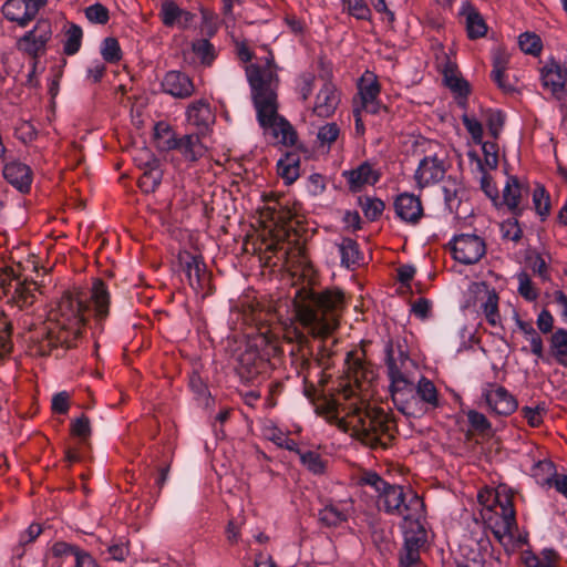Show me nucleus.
Returning a JSON list of instances; mask_svg holds the SVG:
<instances>
[{
	"instance_id": "1",
	"label": "nucleus",
	"mask_w": 567,
	"mask_h": 567,
	"mask_svg": "<svg viewBox=\"0 0 567 567\" xmlns=\"http://www.w3.org/2000/svg\"><path fill=\"white\" fill-rule=\"evenodd\" d=\"M293 305L296 320L302 329L293 324L285 329L284 339L292 346L289 351L291 365L297 374L308 371L312 362L328 369L333 351L327 340L339 327L343 292L302 288L297 291Z\"/></svg>"
},
{
	"instance_id": "2",
	"label": "nucleus",
	"mask_w": 567,
	"mask_h": 567,
	"mask_svg": "<svg viewBox=\"0 0 567 567\" xmlns=\"http://www.w3.org/2000/svg\"><path fill=\"white\" fill-rule=\"evenodd\" d=\"M110 298L105 282L96 278L90 297L81 292H65L59 302L54 319L35 324L25 316L19 324L30 332L29 340L35 354L62 358L66 350L78 346L91 317L99 322L109 317Z\"/></svg>"
},
{
	"instance_id": "3",
	"label": "nucleus",
	"mask_w": 567,
	"mask_h": 567,
	"mask_svg": "<svg viewBox=\"0 0 567 567\" xmlns=\"http://www.w3.org/2000/svg\"><path fill=\"white\" fill-rule=\"evenodd\" d=\"M337 425L372 450H386L394 439V422L381 408H372L351 386L342 389L330 404Z\"/></svg>"
},
{
	"instance_id": "4",
	"label": "nucleus",
	"mask_w": 567,
	"mask_h": 567,
	"mask_svg": "<svg viewBox=\"0 0 567 567\" xmlns=\"http://www.w3.org/2000/svg\"><path fill=\"white\" fill-rule=\"evenodd\" d=\"M247 80L251 90L256 117L265 134L277 143L293 146L298 136L293 126L278 113L277 87L279 78L275 58L270 53L264 65L250 64L246 68Z\"/></svg>"
},
{
	"instance_id": "5",
	"label": "nucleus",
	"mask_w": 567,
	"mask_h": 567,
	"mask_svg": "<svg viewBox=\"0 0 567 567\" xmlns=\"http://www.w3.org/2000/svg\"><path fill=\"white\" fill-rule=\"evenodd\" d=\"M258 334L247 341L238 354L236 372L245 383H259L284 362V349L267 326H257Z\"/></svg>"
},
{
	"instance_id": "6",
	"label": "nucleus",
	"mask_w": 567,
	"mask_h": 567,
	"mask_svg": "<svg viewBox=\"0 0 567 567\" xmlns=\"http://www.w3.org/2000/svg\"><path fill=\"white\" fill-rule=\"evenodd\" d=\"M379 505L386 514L401 516L403 520L425 515L423 499L413 491L404 492L402 486L395 484H386L379 494Z\"/></svg>"
},
{
	"instance_id": "7",
	"label": "nucleus",
	"mask_w": 567,
	"mask_h": 567,
	"mask_svg": "<svg viewBox=\"0 0 567 567\" xmlns=\"http://www.w3.org/2000/svg\"><path fill=\"white\" fill-rule=\"evenodd\" d=\"M390 361L393 359L390 358ZM390 392L396 409L405 415L415 414L414 385L402 371L393 363H389Z\"/></svg>"
},
{
	"instance_id": "8",
	"label": "nucleus",
	"mask_w": 567,
	"mask_h": 567,
	"mask_svg": "<svg viewBox=\"0 0 567 567\" xmlns=\"http://www.w3.org/2000/svg\"><path fill=\"white\" fill-rule=\"evenodd\" d=\"M449 247L454 260L464 265L477 264L486 254L484 239L475 234L455 235Z\"/></svg>"
},
{
	"instance_id": "9",
	"label": "nucleus",
	"mask_w": 567,
	"mask_h": 567,
	"mask_svg": "<svg viewBox=\"0 0 567 567\" xmlns=\"http://www.w3.org/2000/svg\"><path fill=\"white\" fill-rule=\"evenodd\" d=\"M481 400L498 415H509L517 409V401L507 389L492 382L482 385Z\"/></svg>"
},
{
	"instance_id": "10",
	"label": "nucleus",
	"mask_w": 567,
	"mask_h": 567,
	"mask_svg": "<svg viewBox=\"0 0 567 567\" xmlns=\"http://www.w3.org/2000/svg\"><path fill=\"white\" fill-rule=\"evenodd\" d=\"M423 517L404 519L402 529L404 534L403 548L399 554H419L427 543V532L421 522Z\"/></svg>"
},
{
	"instance_id": "11",
	"label": "nucleus",
	"mask_w": 567,
	"mask_h": 567,
	"mask_svg": "<svg viewBox=\"0 0 567 567\" xmlns=\"http://www.w3.org/2000/svg\"><path fill=\"white\" fill-rule=\"evenodd\" d=\"M161 87L164 93L175 99H187L195 92V85L188 74L178 70H171L165 73Z\"/></svg>"
},
{
	"instance_id": "12",
	"label": "nucleus",
	"mask_w": 567,
	"mask_h": 567,
	"mask_svg": "<svg viewBox=\"0 0 567 567\" xmlns=\"http://www.w3.org/2000/svg\"><path fill=\"white\" fill-rule=\"evenodd\" d=\"M543 85L550 89L557 99L567 96V69L551 60L540 69Z\"/></svg>"
},
{
	"instance_id": "13",
	"label": "nucleus",
	"mask_w": 567,
	"mask_h": 567,
	"mask_svg": "<svg viewBox=\"0 0 567 567\" xmlns=\"http://www.w3.org/2000/svg\"><path fill=\"white\" fill-rule=\"evenodd\" d=\"M446 173L444 161L436 155L424 156L415 171L414 178L421 188L436 184Z\"/></svg>"
},
{
	"instance_id": "14",
	"label": "nucleus",
	"mask_w": 567,
	"mask_h": 567,
	"mask_svg": "<svg viewBox=\"0 0 567 567\" xmlns=\"http://www.w3.org/2000/svg\"><path fill=\"white\" fill-rule=\"evenodd\" d=\"M342 176L352 193L360 192L364 185H375L381 178V174L373 169L369 162L361 163L357 168L344 171Z\"/></svg>"
},
{
	"instance_id": "15",
	"label": "nucleus",
	"mask_w": 567,
	"mask_h": 567,
	"mask_svg": "<svg viewBox=\"0 0 567 567\" xmlns=\"http://www.w3.org/2000/svg\"><path fill=\"white\" fill-rule=\"evenodd\" d=\"M4 179L17 188L20 193H29L32 184L31 168L19 162L11 161L6 163L2 171Z\"/></svg>"
},
{
	"instance_id": "16",
	"label": "nucleus",
	"mask_w": 567,
	"mask_h": 567,
	"mask_svg": "<svg viewBox=\"0 0 567 567\" xmlns=\"http://www.w3.org/2000/svg\"><path fill=\"white\" fill-rule=\"evenodd\" d=\"M50 34L49 23L39 22L34 29L30 30L21 38L20 44L29 55L37 58L44 51Z\"/></svg>"
},
{
	"instance_id": "17",
	"label": "nucleus",
	"mask_w": 567,
	"mask_h": 567,
	"mask_svg": "<svg viewBox=\"0 0 567 567\" xmlns=\"http://www.w3.org/2000/svg\"><path fill=\"white\" fill-rule=\"evenodd\" d=\"M187 121L190 125L197 127L200 134L208 132L215 123V113L210 104L205 100H198L192 103L186 111Z\"/></svg>"
},
{
	"instance_id": "18",
	"label": "nucleus",
	"mask_w": 567,
	"mask_h": 567,
	"mask_svg": "<svg viewBox=\"0 0 567 567\" xmlns=\"http://www.w3.org/2000/svg\"><path fill=\"white\" fill-rule=\"evenodd\" d=\"M528 194V186L516 176H508L503 189V203L514 216H522L524 207L520 200Z\"/></svg>"
},
{
	"instance_id": "19",
	"label": "nucleus",
	"mask_w": 567,
	"mask_h": 567,
	"mask_svg": "<svg viewBox=\"0 0 567 567\" xmlns=\"http://www.w3.org/2000/svg\"><path fill=\"white\" fill-rule=\"evenodd\" d=\"M396 215L404 221L416 224L423 216L421 199L409 193L400 194L394 200Z\"/></svg>"
},
{
	"instance_id": "20",
	"label": "nucleus",
	"mask_w": 567,
	"mask_h": 567,
	"mask_svg": "<svg viewBox=\"0 0 567 567\" xmlns=\"http://www.w3.org/2000/svg\"><path fill=\"white\" fill-rule=\"evenodd\" d=\"M460 14L465 17V27L468 39L476 40L486 35L488 27L478 11L470 1H464Z\"/></svg>"
},
{
	"instance_id": "21",
	"label": "nucleus",
	"mask_w": 567,
	"mask_h": 567,
	"mask_svg": "<svg viewBox=\"0 0 567 567\" xmlns=\"http://www.w3.org/2000/svg\"><path fill=\"white\" fill-rule=\"evenodd\" d=\"M183 271L187 277L190 287L195 290H204L209 285L210 274L200 257L189 256L183 264Z\"/></svg>"
},
{
	"instance_id": "22",
	"label": "nucleus",
	"mask_w": 567,
	"mask_h": 567,
	"mask_svg": "<svg viewBox=\"0 0 567 567\" xmlns=\"http://www.w3.org/2000/svg\"><path fill=\"white\" fill-rule=\"evenodd\" d=\"M340 102L336 86L326 82L317 94L313 113L319 117L331 116Z\"/></svg>"
},
{
	"instance_id": "23",
	"label": "nucleus",
	"mask_w": 567,
	"mask_h": 567,
	"mask_svg": "<svg viewBox=\"0 0 567 567\" xmlns=\"http://www.w3.org/2000/svg\"><path fill=\"white\" fill-rule=\"evenodd\" d=\"M144 172L140 176L137 185L144 194L154 193L161 185L163 179V169L161 167V161L155 156H151L145 162Z\"/></svg>"
},
{
	"instance_id": "24",
	"label": "nucleus",
	"mask_w": 567,
	"mask_h": 567,
	"mask_svg": "<svg viewBox=\"0 0 567 567\" xmlns=\"http://www.w3.org/2000/svg\"><path fill=\"white\" fill-rule=\"evenodd\" d=\"M35 285L33 280H17L12 291L8 296V302L17 306L20 310L28 309L35 301Z\"/></svg>"
},
{
	"instance_id": "25",
	"label": "nucleus",
	"mask_w": 567,
	"mask_h": 567,
	"mask_svg": "<svg viewBox=\"0 0 567 567\" xmlns=\"http://www.w3.org/2000/svg\"><path fill=\"white\" fill-rule=\"evenodd\" d=\"M348 511L341 503L329 502L318 512V520L324 527H339L348 522Z\"/></svg>"
},
{
	"instance_id": "26",
	"label": "nucleus",
	"mask_w": 567,
	"mask_h": 567,
	"mask_svg": "<svg viewBox=\"0 0 567 567\" xmlns=\"http://www.w3.org/2000/svg\"><path fill=\"white\" fill-rule=\"evenodd\" d=\"M277 173L285 181V184L291 185L300 175V155L297 152H287L277 162Z\"/></svg>"
},
{
	"instance_id": "27",
	"label": "nucleus",
	"mask_w": 567,
	"mask_h": 567,
	"mask_svg": "<svg viewBox=\"0 0 567 567\" xmlns=\"http://www.w3.org/2000/svg\"><path fill=\"white\" fill-rule=\"evenodd\" d=\"M185 161L196 162L206 153V147L197 134H188L179 137L177 150Z\"/></svg>"
},
{
	"instance_id": "28",
	"label": "nucleus",
	"mask_w": 567,
	"mask_h": 567,
	"mask_svg": "<svg viewBox=\"0 0 567 567\" xmlns=\"http://www.w3.org/2000/svg\"><path fill=\"white\" fill-rule=\"evenodd\" d=\"M340 254L341 266L347 269H353L359 265L361 251L358 243L350 238H342L341 243L337 245Z\"/></svg>"
},
{
	"instance_id": "29",
	"label": "nucleus",
	"mask_w": 567,
	"mask_h": 567,
	"mask_svg": "<svg viewBox=\"0 0 567 567\" xmlns=\"http://www.w3.org/2000/svg\"><path fill=\"white\" fill-rule=\"evenodd\" d=\"M2 13L7 20L17 22L20 27H27L30 23L25 0L6 1L2 6Z\"/></svg>"
},
{
	"instance_id": "30",
	"label": "nucleus",
	"mask_w": 567,
	"mask_h": 567,
	"mask_svg": "<svg viewBox=\"0 0 567 567\" xmlns=\"http://www.w3.org/2000/svg\"><path fill=\"white\" fill-rule=\"evenodd\" d=\"M495 503L501 508V516L503 518L505 532H511L516 526V513L513 496L497 492L495 495Z\"/></svg>"
},
{
	"instance_id": "31",
	"label": "nucleus",
	"mask_w": 567,
	"mask_h": 567,
	"mask_svg": "<svg viewBox=\"0 0 567 567\" xmlns=\"http://www.w3.org/2000/svg\"><path fill=\"white\" fill-rule=\"evenodd\" d=\"M192 51L204 66H212L218 55L215 45L204 38L192 42Z\"/></svg>"
},
{
	"instance_id": "32",
	"label": "nucleus",
	"mask_w": 567,
	"mask_h": 567,
	"mask_svg": "<svg viewBox=\"0 0 567 567\" xmlns=\"http://www.w3.org/2000/svg\"><path fill=\"white\" fill-rule=\"evenodd\" d=\"M361 104L379 97L381 86L373 73L367 72L358 83Z\"/></svg>"
},
{
	"instance_id": "33",
	"label": "nucleus",
	"mask_w": 567,
	"mask_h": 567,
	"mask_svg": "<svg viewBox=\"0 0 567 567\" xmlns=\"http://www.w3.org/2000/svg\"><path fill=\"white\" fill-rule=\"evenodd\" d=\"M505 61L501 56L494 58L493 70L491 72V79L496 83L499 90L504 93H512L515 91L514 84L509 81L508 75L505 73Z\"/></svg>"
},
{
	"instance_id": "34",
	"label": "nucleus",
	"mask_w": 567,
	"mask_h": 567,
	"mask_svg": "<svg viewBox=\"0 0 567 567\" xmlns=\"http://www.w3.org/2000/svg\"><path fill=\"white\" fill-rule=\"evenodd\" d=\"M415 402L421 400L433 408L439 405L437 390L432 381L422 377L416 386H414Z\"/></svg>"
},
{
	"instance_id": "35",
	"label": "nucleus",
	"mask_w": 567,
	"mask_h": 567,
	"mask_svg": "<svg viewBox=\"0 0 567 567\" xmlns=\"http://www.w3.org/2000/svg\"><path fill=\"white\" fill-rule=\"evenodd\" d=\"M181 9L174 0H162L158 13L162 23L167 28L178 27Z\"/></svg>"
},
{
	"instance_id": "36",
	"label": "nucleus",
	"mask_w": 567,
	"mask_h": 567,
	"mask_svg": "<svg viewBox=\"0 0 567 567\" xmlns=\"http://www.w3.org/2000/svg\"><path fill=\"white\" fill-rule=\"evenodd\" d=\"M533 203L537 215L545 220L550 214V196L543 185H537L534 189Z\"/></svg>"
},
{
	"instance_id": "37",
	"label": "nucleus",
	"mask_w": 567,
	"mask_h": 567,
	"mask_svg": "<svg viewBox=\"0 0 567 567\" xmlns=\"http://www.w3.org/2000/svg\"><path fill=\"white\" fill-rule=\"evenodd\" d=\"M384 352H385L386 369L389 370V363L391 362L390 361V357H391V359H393L392 362L398 367L399 371H402L404 373V369H405L406 364L410 362V357H409L408 352L404 351L401 346H398L396 348H394L391 340L386 342Z\"/></svg>"
},
{
	"instance_id": "38",
	"label": "nucleus",
	"mask_w": 567,
	"mask_h": 567,
	"mask_svg": "<svg viewBox=\"0 0 567 567\" xmlns=\"http://www.w3.org/2000/svg\"><path fill=\"white\" fill-rule=\"evenodd\" d=\"M83 31L80 25L72 23L65 33L63 51L66 55H74L82 45Z\"/></svg>"
},
{
	"instance_id": "39",
	"label": "nucleus",
	"mask_w": 567,
	"mask_h": 567,
	"mask_svg": "<svg viewBox=\"0 0 567 567\" xmlns=\"http://www.w3.org/2000/svg\"><path fill=\"white\" fill-rule=\"evenodd\" d=\"M520 50L529 55L537 56L543 50L542 39L532 32L522 33L518 38Z\"/></svg>"
},
{
	"instance_id": "40",
	"label": "nucleus",
	"mask_w": 567,
	"mask_h": 567,
	"mask_svg": "<svg viewBox=\"0 0 567 567\" xmlns=\"http://www.w3.org/2000/svg\"><path fill=\"white\" fill-rule=\"evenodd\" d=\"M101 55L107 63L114 64L122 59V50L117 39L109 37L102 41Z\"/></svg>"
},
{
	"instance_id": "41",
	"label": "nucleus",
	"mask_w": 567,
	"mask_h": 567,
	"mask_svg": "<svg viewBox=\"0 0 567 567\" xmlns=\"http://www.w3.org/2000/svg\"><path fill=\"white\" fill-rule=\"evenodd\" d=\"M482 309L485 315L486 321L491 326H496L499 321L498 312V296L493 290L488 292L486 300L482 303Z\"/></svg>"
},
{
	"instance_id": "42",
	"label": "nucleus",
	"mask_w": 567,
	"mask_h": 567,
	"mask_svg": "<svg viewBox=\"0 0 567 567\" xmlns=\"http://www.w3.org/2000/svg\"><path fill=\"white\" fill-rule=\"evenodd\" d=\"M343 6L350 16L357 20L369 21L371 19V10L365 0H342Z\"/></svg>"
},
{
	"instance_id": "43",
	"label": "nucleus",
	"mask_w": 567,
	"mask_h": 567,
	"mask_svg": "<svg viewBox=\"0 0 567 567\" xmlns=\"http://www.w3.org/2000/svg\"><path fill=\"white\" fill-rule=\"evenodd\" d=\"M12 323L4 312L0 310V352L9 353L12 349Z\"/></svg>"
},
{
	"instance_id": "44",
	"label": "nucleus",
	"mask_w": 567,
	"mask_h": 567,
	"mask_svg": "<svg viewBox=\"0 0 567 567\" xmlns=\"http://www.w3.org/2000/svg\"><path fill=\"white\" fill-rule=\"evenodd\" d=\"M364 216L373 221L377 220L384 210V203L379 198L364 197L360 200Z\"/></svg>"
},
{
	"instance_id": "45",
	"label": "nucleus",
	"mask_w": 567,
	"mask_h": 567,
	"mask_svg": "<svg viewBox=\"0 0 567 567\" xmlns=\"http://www.w3.org/2000/svg\"><path fill=\"white\" fill-rule=\"evenodd\" d=\"M344 363L348 368L349 374L355 380L359 381L360 378H365V367L364 361L359 358L355 352L350 351L347 353Z\"/></svg>"
},
{
	"instance_id": "46",
	"label": "nucleus",
	"mask_w": 567,
	"mask_h": 567,
	"mask_svg": "<svg viewBox=\"0 0 567 567\" xmlns=\"http://www.w3.org/2000/svg\"><path fill=\"white\" fill-rule=\"evenodd\" d=\"M155 136L157 140V147L161 151H172L178 150L179 137H176L175 134L168 130L167 127L163 130V133L159 132L158 126H156Z\"/></svg>"
},
{
	"instance_id": "47",
	"label": "nucleus",
	"mask_w": 567,
	"mask_h": 567,
	"mask_svg": "<svg viewBox=\"0 0 567 567\" xmlns=\"http://www.w3.org/2000/svg\"><path fill=\"white\" fill-rule=\"evenodd\" d=\"M518 292L527 301H534L538 298V291L534 287L528 274L522 271L517 275Z\"/></svg>"
},
{
	"instance_id": "48",
	"label": "nucleus",
	"mask_w": 567,
	"mask_h": 567,
	"mask_svg": "<svg viewBox=\"0 0 567 567\" xmlns=\"http://www.w3.org/2000/svg\"><path fill=\"white\" fill-rule=\"evenodd\" d=\"M301 463L313 474H321L324 471V463L321 456L313 451H306L299 454Z\"/></svg>"
},
{
	"instance_id": "49",
	"label": "nucleus",
	"mask_w": 567,
	"mask_h": 567,
	"mask_svg": "<svg viewBox=\"0 0 567 567\" xmlns=\"http://www.w3.org/2000/svg\"><path fill=\"white\" fill-rule=\"evenodd\" d=\"M85 17L92 23L106 24L110 20V12L105 6L94 3L85 9Z\"/></svg>"
},
{
	"instance_id": "50",
	"label": "nucleus",
	"mask_w": 567,
	"mask_h": 567,
	"mask_svg": "<svg viewBox=\"0 0 567 567\" xmlns=\"http://www.w3.org/2000/svg\"><path fill=\"white\" fill-rule=\"evenodd\" d=\"M462 123L471 135L473 142L475 144H483L484 131L482 123L475 117L468 116L466 114L462 116Z\"/></svg>"
},
{
	"instance_id": "51",
	"label": "nucleus",
	"mask_w": 567,
	"mask_h": 567,
	"mask_svg": "<svg viewBox=\"0 0 567 567\" xmlns=\"http://www.w3.org/2000/svg\"><path fill=\"white\" fill-rule=\"evenodd\" d=\"M550 347L556 357H567V330L558 328L551 334Z\"/></svg>"
},
{
	"instance_id": "52",
	"label": "nucleus",
	"mask_w": 567,
	"mask_h": 567,
	"mask_svg": "<svg viewBox=\"0 0 567 567\" xmlns=\"http://www.w3.org/2000/svg\"><path fill=\"white\" fill-rule=\"evenodd\" d=\"M359 483L361 485H367L372 487L378 494H380L386 486L388 482L384 481L377 472L374 471H364L360 478Z\"/></svg>"
},
{
	"instance_id": "53",
	"label": "nucleus",
	"mask_w": 567,
	"mask_h": 567,
	"mask_svg": "<svg viewBox=\"0 0 567 567\" xmlns=\"http://www.w3.org/2000/svg\"><path fill=\"white\" fill-rule=\"evenodd\" d=\"M505 123V114L502 111H488L486 114V125L489 134L496 140Z\"/></svg>"
},
{
	"instance_id": "54",
	"label": "nucleus",
	"mask_w": 567,
	"mask_h": 567,
	"mask_svg": "<svg viewBox=\"0 0 567 567\" xmlns=\"http://www.w3.org/2000/svg\"><path fill=\"white\" fill-rule=\"evenodd\" d=\"M340 134V128L336 123H327L321 126L318 131L317 138L321 145L330 146L337 141Z\"/></svg>"
},
{
	"instance_id": "55",
	"label": "nucleus",
	"mask_w": 567,
	"mask_h": 567,
	"mask_svg": "<svg viewBox=\"0 0 567 567\" xmlns=\"http://www.w3.org/2000/svg\"><path fill=\"white\" fill-rule=\"evenodd\" d=\"M482 146L484 163L489 169H495L498 165V145L496 142L483 141Z\"/></svg>"
},
{
	"instance_id": "56",
	"label": "nucleus",
	"mask_w": 567,
	"mask_h": 567,
	"mask_svg": "<svg viewBox=\"0 0 567 567\" xmlns=\"http://www.w3.org/2000/svg\"><path fill=\"white\" fill-rule=\"evenodd\" d=\"M71 434L85 441L91 435L90 420L82 414L80 417L71 422Z\"/></svg>"
},
{
	"instance_id": "57",
	"label": "nucleus",
	"mask_w": 567,
	"mask_h": 567,
	"mask_svg": "<svg viewBox=\"0 0 567 567\" xmlns=\"http://www.w3.org/2000/svg\"><path fill=\"white\" fill-rule=\"evenodd\" d=\"M17 280H21L12 267H4L0 271V287L8 297Z\"/></svg>"
},
{
	"instance_id": "58",
	"label": "nucleus",
	"mask_w": 567,
	"mask_h": 567,
	"mask_svg": "<svg viewBox=\"0 0 567 567\" xmlns=\"http://www.w3.org/2000/svg\"><path fill=\"white\" fill-rule=\"evenodd\" d=\"M326 178L321 174L313 173L307 178L306 188L310 196L317 197L326 190Z\"/></svg>"
},
{
	"instance_id": "59",
	"label": "nucleus",
	"mask_w": 567,
	"mask_h": 567,
	"mask_svg": "<svg viewBox=\"0 0 567 567\" xmlns=\"http://www.w3.org/2000/svg\"><path fill=\"white\" fill-rule=\"evenodd\" d=\"M518 217L519 216H514L513 219H508L502 225L503 237L514 243L519 241L523 236V230L517 219Z\"/></svg>"
},
{
	"instance_id": "60",
	"label": "nucleus",
	"mask_w": 567,
	"mask_h": 567,
	"mask_svg": "<svg viewBox=\"0 0 567 567\" xmlns=\"http://www.w3.org/2000/svg\"><path fill=\"white\" fill-rule=\"evenodd\" d=\"M466 415L471 427L477 432H485L492 426L487 417L478 411L470 410Z\"/></svg>"
},
{
	"instance_id": "61",
	"label": "nucleus",
	"mask_w": 567,
	"mask_h": 567,
	"mask_svg": "<svg viewBox=\"0 0 567 567\" xmlns=\"http://www.w3.org/2000/svg\"><path fill=\"white\" fill-rule=\"evenodd\" d=\"M446 85L450 87L452 92L457 94V96L462 99H467L471 93L470 85L467 81L457 76H447Z\"/></svg>"
},
{
	"instance_id": "62",
	"label": "nucleus",
	"mask_w": 567,
	"mask_h": 567,
	"mask_svg": "<svg viewBox=\"0 0 567 567\" xmlns=\"http://www.w3.org/2000/svg\"><path fill=\"white\" fill-rule=\"evenodd\" d=\"M544 412L545 408L540 405H537L535 408L524 406L522 409L524 419H526L527 423L533 427H537L543 423Z\"/></svg>"
},
{
	"instance_id": "63",
	"label": "nucleus",
	"mask_w": 567,
	"mask_h": 567,
	"mask_svg": "<svg viewBox=\"0 0 567 567\" xmlns=\"http://www.w3.org/2000/svg\"><path fill=\"white\" fill-rule=\"evenodd\" d=\"M528 262L534 274L538 275L543 280L548 279L547 261L540 254H535L528 257Z\"/></svg>"
},
{
	"instance_id": "64",
	"label": "nucleus",
	"mask_w": 567,
	"mask_h": 567,
	"mask_svg": "<svg viewBox=\"0 0 567 567\" xmlns=\"http://www.w3.org/2000/svg\"><path fill=\"white\" fill-rule=\"evenodd\" d=\"M442 190H443V195H444V202H445L446 209L450 213L456 212L461 204V199L458 197V188L455 186L453 188H451L449 186H444Z\"/></svg>"
}]
</instances>
